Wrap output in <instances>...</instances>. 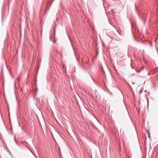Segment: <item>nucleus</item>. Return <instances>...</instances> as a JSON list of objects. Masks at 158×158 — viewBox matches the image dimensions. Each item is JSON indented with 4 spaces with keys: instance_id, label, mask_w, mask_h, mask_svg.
I'll use <instances>...</instances> for the list:
<instances>
[{
    "instance_id": "2",
    "label": "nucleus",
    "mask_w": 158,
    "mask_h": 158,
    "mask_svg": "<svg viewBox=\"0 0 158 158\" xmlns=\"http://www.w3.org/2000/svg\"><path fill=\"white\" fill-rule=\"evenodd\" d=\"M63 67L64 68V66H63Z\"/></svg>"
},
{
    "instance_id": "1",
    "label": "nucleus",
    "mask_w": 158,
    "mask_h": 158,
    "mask_svg": "<svg viewBox=\"0 0 158 158\" xmlns=\"http://www.w3.org/2000/svg\"><path fill=\"white\" fill-rule=\"evenodd\" d=\"M148 137L149 138L150 137V132L149 131H147Z\"/></svg>"
}]
</instances>
